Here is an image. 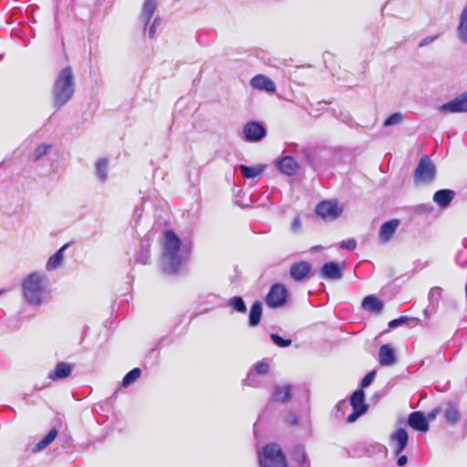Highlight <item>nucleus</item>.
Instances as JSON below:
<instances>
[{"label":"nucleus","mask_w":467,"mask_h":467,"mask_svg":"<svg viewBox=\"0 0 467 467\" xmlns=\"http://www.w3.org/2000/svg\"><path fill=\"white\" fill-rule=\"evenodd\" d=\"M391 440L396 443L395 453L399 455L403 451L408 443V433L405 429H398L392 435Z\"/></svg>","instance_id":"412c9836"},{"label":"nucleus","mask_w":467,"mask_h":467,"mask_svg":"<svg viewBox=\"0 0 467 467\" xmlns=\"http://www.w3.org/2000/svg\"><path fill=\"white\" fill-rule=\"evenodd\" d=\"M265 165L264 164H258L255 166H246V165H240L239 169L242 172V175L245 179H254L256 177H259L263 174V172L265 170Z\"/></svg>","instance_id":"a878e982"},{"label":"nucleus","mask_w":467,"mask_h":467,"mask_svg":"<svg viewBox=\"0 0 467 467\" xmlns=\"http://www.w3.org/2000/svg\"><path fill=\"white\" fill-rule=\"evenodd\" d=\"M287 296V291L284 285L275 284L271 286L266 297L265 302L269 307H280L285 301Z\"/></svg>","instance_id":"6e6552de"},{"label":"nucleus","mask_w":467,"mask_h":467,"mask_svg":"<svg viewBox=\"0 0 467 467\" xmlns=\"http://www.w3.org/2000/svg\"><path fill=\"white\" fill-rule=\"evenodd\" d=\"M228 306L239 313L246 312V305L241 296H234L228 301Z\"/></svg>","instance_id":"e433bc0d"},{"label":"nucleus","mask_w":467,"mask_h":467,"mask_svg":"<svg viewBox=\"0 0 467 467\" xmlns=\"http://www.w3.org/2000/svg\"><path fill=\"white\" fill-rule=\"evenodd\" d=\"M273 400L276 402H285L291 398V386L290 385H284L279 386L276 385L275 387L273 396Z\"/></svg>","instance_id":"bb28decb"},{"label":"nucleus","mask_w":467,"mask_h":467,"mask_svg":"<svg viewBox=\"0 0 467 467\" xmlns=\"http://www.w3.org/2000/svg\"><path fill=\"white\" fill-rule=\"evenodd\" d=\"M455 197L452 190L442 189L437 191L433 195V202L441 209L447 208Z\"/></svg>","instance_id":"6ab92c4d"},{"label":"nucleus","mask_w":467,"mask_h":467,"mask_svg":"<svg viewBox=\"0 0 467 467\" xmlns=\"http://www.w3.org/2000/svg\"><path fill=\"white\" fill-rule=\"evenodd\" d=\"M48 280L44 273L33 272L27 275L21 284L23 296L30 306H40L49 296Z\"/></svg>","instance_id":"f03ea898"},{"label":"nucleus","mask_w":467,"mask_h":467,"mask_svg":"<svg viewBox=\"0 0 467 467\" xmlns=\"http://www.w3.org/2000/svg\"><path fill=\"white\" fill-rule=\"evenodd\" d=\"M441 112H467V91L440 107Z\"/></svg>","instance_id":"9b49d317"},{"label":"nucleus","mask_w":467,"mask_h":467,"mask_svg":"<svg viewBox=\"0 0 467 467\" xmlns=\"http://www.w3.org/2000/svg\"><path fill=\"white\" fill-rule=\"evenodd\" d=\"M441 294V289L438 287L431 288L429 294V296L431 299H432L434 296H439Z\"/></svg>","instance_id":"3c124183"},{"label":"nucleus","mask_w":467,"mask_h":467,"mask_svg":"<svg viewBox=\"0 0 467 467\" xmlns=\"http://www.w3.org/2000/svg\"><path fill=\"white\" fill-rule=\"evenodd\" d=\"M141 371L139 368H135L128 372L122 379V387L127 388L134 383L140 377Z\"/></svg>","instance_id":"f704fd0d"},{"label":"nucleus","mask_w":467,"mask_h":467,"mask_svg":"<svg viewBox=\"0 0 467 467\" xmlns=\"http://www.w3.org/2000/svg\"><path fill=\"white\" fill-rule=\"evenodd\" d=\"M270 337L273 340V342L280 348H286L292 344V341L290 339H285L277 334H271Z\"/></svg>","instance_id":"58836bf2"},{"label":"nucleus","mask_w":467,"mask_h":467,"mask_svg":"<svg viewBox=\"0 0 467 467\" xmlns=\"http://www.w3.org/2000/svg\"><path fill=\"white\" fill-rule=\"evenodd\" d=\"M408 462V458L405 455H401L398 458L397 464L398 466H404Z\"/></svg>","instance_id":"864d4df0"},{"label":"nucleus","mask_w":467,"mask_h":467,"mask_svg":"<svg viewBox=\"0 0 467 467\" xmlns=\"http://www.w3.org/2000/svg\"><path fill=\"white\" fill-rule=\"evenodd\" d=\"M51 148L49 144H40L36 147V149L29 155V160L33 161H39L43 156H45L48 150Z\"/></svg>","instance_id":"c9c22d12"},{"label":"nucleus","mask_w":467,"mask_h":467,"mask_svg":"<svg viewBox=\"0 0 467 467\" xmlns=\"http://www.w3.org/2000/svg\"><path fill=\"white\" fill-rule=\"evenodd\" d=\"M408 424L421 432H426L429 430V422L421 411L411 412L408 418Z\"/></svg>","instance_id":"f3484780"},{"label":"nucleus","mask_w":467,"mask_h":467,"mask_svg":"<svg viewBox=\"0 0 467 467\" xmlns=\"http://www.w3.org/2000/svg\"><path fill=\"white\" fill-rule=\"evenodd\" d=\"M302 154L306 161L314 169H317L327 161V150L321 146H310L302 149Z\"/></svg>","instance_id":"423d86ee"},{"label":"nucleus","mask_w":467,"mask_h":467,"mask_svg":"<svg viewBox=\"0 0 467 467\" xmlns=\"http://www.w3.org/2000/svg\"><path fill=\"white\" fill-rule=\"evenodd\" d=\"M109 161L107 159H100L96 164V173L101 182H105L108 177Z\"/></svg>","instance_id":"72a5a7b5"},{"label":"nucleus","mask_w":467,"mask_h":467,"mask_svg":"<svg viewBox=\"0 0 467 467\" xmlns=\"http://www.w3.org/2000/svg\"><path fill=\"white\" fill-rule=\"evenodd\" d=\"M243 136L248 142H257L266 136V130L257 121H249L243 128Z\"/></svg>","instance_id":"1a4fd4ad"},{"label":"nucleus","mask_w":467,"mask_h":467,"mask_svg":"<svg viewBox=\"0 0 467 467\" xmlns=\"http://www.w3.org/2000/svg\"><path fill=\"white\" fill-rule=\"evenodd\" d=\"M68 244L63 245L59 248L53 255H51L46 265L47 271H53L59 268L64 261V252L67 248Z\"/></svg>","instance_id":"5701e85b"},{"label":"nucleus","mask_w":467,"mask_h":467,"mask_svg":"<svg viewBox=\"0 0 467 467\" xmlns=\"http://www.w3.org/2000/svg\"><path fill=\"white\" fill-rule=\"evenodd\" d=\"M311 271V265L306 261L292 264L289 274L292 279L300 282L306 279Z\"/></svg>","instance_id":"ddd939ff"},{"label":"nucleus","mask_w":467,"mask_h":467,"mask_svg":"<svg viewBox=\"0 0 467 467\" xmlns=\"http://www.w3.org/2000/svg\"><path fill=\"white\" fill-rule=\"evenodd\" d=\"M357 246V242L355 239L350 238L347 241H343L340 243V248L347 250H354Z\"/></svg>","instance_id":"37998d69"},{"label":"nucleus","mask_w":467,"mask_h":467,"mask_svg":"<svg viewBox=\"0 0 467 467\" xmlns=\"http://www.w3.org/2000/svg\"><path fill=\"white\" fill-rule=\"evenodd\" d=\"M278 170L288 176L295 175L298 170V163L291 156H285L276 163Z\"/></svg>","instance_id":"aec40b11"},{"label":"nucleus","mask_w":467,"mask_h":467,"mask_svg":"<svg viewBox=\"0 0 467 467\" xmlns=\"http://www.w3.org/2000/svg\"><path fill=\"white\" fill-rule=\"evenodd\" d=\"M150 261V244L148 243H141L140 250L136 254V262L141 265H147Z\"/></svg>","instance_id":"7c9ffc66"},{"label":"nucleus","mask_w":467,"mask_h":467,"mask_svg":"<svg viewBox=\"0 0 467 467\" xmlns=\"http://www.w3.org/2000/svg\"><path fill=\"white\" fill-rule=\"evenodd\" d=\"M268 370H269V365L267 363H265L264 361L257 363L255 366V373L250 372L247 375V378L244 380V384L249 385V386H254L255 375L256 374L265 375V374H267Z\"/></svg>","instance_id":"c85d7f7f"},{"label":"nucleus","mask_w":467,"mask_h":467,"mask_svg":"<svg viewBox=\"0 0 467 467\" xmlns=\"http://www.w3.org/2000/svg\"><path fill=\"white\" fill-rule=\"evenodd\" d=\"M190 256V246L182 244L174 232L166 231L163 234L162 254L160 264L164 274L170 275L180 274Z\"/></svg>","instance_id":"f257e3e1"},{"label":"nucleus","mask_w":467,"mask_h":467,"mask_svg":"<svg viewBox=\"0 0 467 467\" xmlns=\"http://www.w3.org/2000/svg\"><path fill=\"white\" fill-rule=\"evenodd\" d=\"M160 22V18L156 17L153 20V23L150 25V26L148 29V35L150 38H154L155 33H156V26Z\"/></svg>","instance_id":"a18cd8bd"},{"label":"nucleus","mask_w":467,"mask_h":467,"mask_svg":"<svg viewBox=\"0 0 467 467\" xmlns=\"http://www.w3.org/2000/svg\"><path fill=\"white\" fill-rule=\"evenodd\" d=\"M320 276L327 280H339L343 276V267L335 262H327L320 269Z\"/></svg>","instance_id":"f8f14e48"},{"label":"nucleus","mask_w":467,"mask_h":467,"mask_svg":"<svg viewBox=\"0 0 467 467\" xmlns=\"http://www.w3.org/2000/svg\"><path fill=\"white\" fill-rule=\"evenodd\" d=\"M363 414H364V409H361L359 410H353V412L348 416L347 421L349 423L354 422L358 420V417H360Z\"/></svg>","instance_id":"c03bdc74"},{"label":"nucleus","mask_w":467,"mask_h":467,"mask_svg":"<svg viewBox=\"0 0 467 467\" xmlns=\"http://www.w3.org/2000/svg\"><path fill=\"white\" fill-rule=\"evenodd\" d=\"M397 362V355L394 348L389 344H384L379 348V363L383 367H389Z\"/></svg>","instance_id":"4468645a"},{"label":"nucleus","mask_w":467,"mask_h":467,"mask_svg":"<svg viewBox=\"0 0 467 467\" xmlns=\"http://www.w3.org/2000/svg\"><path fill=\"white\" fill-rule=\"evenodd\" d=\"M57 436V429L53 428L34 447L33 451L37 452L47 447Z\"/></svg>","instance_id":"2f4dec72"},{"label":"nucleus","mask_w":467,"mask_h":467,"mask_svg":"<svg viewBox=\"0 0 467 467\" xmlns=\"http://www.w3.org/2000/svg\"><path fill=\"white\" fill-rule=\"evenodd\" d=\"M285 421L287 423H289L290 425H296L298 422V419H297V416L296 414L291 413V414H289L286 417Z\"/></svg>","instance_id":"09e8293b"},{"label":"nucleus","mask_w":467,"mask_h":467,"mask_svg":"<svg viewBox=\"0 0 467 467\" xmlns=\"http://www.w3.org/2000/svg\"><path fill=\"white\" fill-rule=\"evenodd\" d=\"M260 467H287L285 455L276 443H269L258 453Z\"/></svg>","instance_id":"20e7f679"},{"label":"nucleus","mask_w":467,"mask_h":467,"mask_svg":"<svg viewBox=\"0 0 467 467\" xmlns=\"http://www.w3.org/2000/svg\"><path fill=\"white\" fill-rule=\"evenodd\" d=\"M400 225V220L398 219H392L388 222H385L379 229V237L380 243H387L389 242L394 234L396 233L398 227Z\"/></svg>","instance_id":"dca6fc26"},{"label":"nucleus","mask_w":467,"mask_h":467,"mask_svg":"<svg viewBox=\"0 0 467 467\" xmlns=\"http://www.w3.org/2000/svg\"><path fill=\"white\" fill-rule=\"evenodd\" d=\"M142 211H143V208H142V205L140 206H137L135 209H134V217L136 219H139L140 218L141 214H142Z\"/></svg>","instance_id":"603ef678"},{"label":"nucleus","mask_w":467,"mask_h":467,"mask_svg":"<svg viewBox=\"0 0 467 467\" xmlns=\"http://www.w3.org/2000/svg\"><path fill=\"white\" fill-rule=\"evenodd\" d=\"M343 212L335 200L323 201L316 207V213L325 221H334L337 219Z\"/></svg>","instance_id":"0eeeda50"},{"label":"nucleus","mask_w":467,"mask_h":467,"mask_svg":"<svg viewBox=\"0 0 467 467\" xmlns=\"http://www.w3.org/2000/svg\"><path fill=\"white\" fill-rule=\"evenodd\" d=\"M456 31L458 39L462 43L467 44V4L460 15L459 24Z\"/></svg>","instance_id":"b1692460"},{"label":"nucleus","mask_w":467,"mask_h":467,"mask_svg":"<svg viewBox=\"0 0 467 467\" xmlns=\"http://www.w3.org/2000/svg\"><path fill=\"white\" fill-rule=\"evenodd\" d=\"M436 176V167L431 159L422 156L414 171V181L416 183H431Z\"/></svg>","instance_id":"39448f33"},{"label":"nucleus","mask_w":467,"mask_h":467,"mask_svg":"<svg viewBox=\"0 0 467 467\" xmlns=\"http://www.w3.org/2000/svg\"><path fill=\"white\" fill-rule=\"evenodd\" d=\"M287 467H311L306 450L302 445H296L290 453V462Z\"/></svg>","instance_id":"9d476101"},{"label":"nucleus","mask_w":467,"mask_h":467,"mask_svg":"<svg viewBox=\"0 0 467 467\" xmlns=\"http://www.w3.org/2000/svg\"><path fill=\"white\" fill-rule=\"evenodd\" d=\"M362 446L366 450L368 455L374 453L379 447V444H373V443L367 444L366 442L364 444H362Z\"/></svg>","instance_id":"de8ad7c7"},{"label":"nucleus","mask_w":467,"mask_h":467,"mask_svg":"<svg viewBox=\"0 0 467 467\" xmlns=\"http://www.w3.org/2000/svg\"><path fill=\"white\" fill-rule=\"evenodd\" d=\"M73 369V366L67 362H59L56 365L55 368L51 370L47 379L52 381H57L67 378Z\"/></svg>","instance_id":"a211bd4d"},{"label":"nucleus","mask_w":467,"mask_h":467,"mask_svg":"<svg viewBox=\"0 0 467 467\" xmlns=\"http://www.w3.org/2000/svg\"><path fill=\"white\" fill-rule=\"evenodd\" d=\"M444 418L448 423L455 424L460 420V411L452 403H449L444 410Z\"/></svg>","instance_id":"473e14b6"},{"label":"nucleus","mask_w":467,"mask_h":467,"mask_svg":"<svg viewBox=\"0 0 467 467\" xmlns=\"http://www.w3.org/2000/svg\"><path fill=\"white\" fill-rule=\"evenodd\" d=\"M75 93V78L71 67H64L55 79L52 88L53 105L57 109H61Z\"/></svg>","instance_id":"7ed1b4c3"},{"label":"nucleus","mask_w":467,"mask_h":467,"mask_svg":"<svg viewBox=\"0 0 467 467\" xmlns=\"http://www.w3.org/2000/svg\"><path fill=\"white\" fill-rule=\"evenodd\" d=\"M3 293H4V291H3V290H0V296H1Z\"/></svg>","instance_id":"5fc2aeb1"},{"label":"nucleus","mask_w":467,"mask_h":467,"mask_svg":"<svg viewBox=\"0 0 467 467\" xmlns=\"http://www.w3.org/2000/svg\"><path fill=\"white\" fill-rule=\"evenodd\" d=\"M403 118L404 117L401 113H393L384 121V126L389 127L392 125L400 124L403 120Z\"/></svg>","instance_id":"4c0bfd02"},{"label":"nucleus","mask_w":467,"mask_h":467,"mask_svg":"<svg viewBox=\"0 0 467 467\" xmlns=\"http://www.w3.org/2000/svg\"><path fill=\"white\" fill-rule=\"evenodd\" d=\"M262 317V303L260 301H255L251 307L250 315H249V325L251 327H255L260 323Z\"/></svg>","instance_id":"c756f323"},{"label":"nucleus","mask_w":467,"mask_h":467,"mask_svg":"<svg viewBox=\"0 0 467 467\" xmlns=\"http://www.w3.org/2000/svg\"><path fill=\"white\" fill-rule=\"evenodd\" d=\"M350 405L354 410L364 409V413H366L368 405L365 403V393L362 389L354 391L350 398Z\"/></svg>","instance_id":"cd10ccee"},{"label":"nucleus","mask_w":467,"mask_h":467,"mask_svg":"<svg viewBox=\"0 0 467 467\" xmlns=\"http://www.w3.org/2000/svg\"><path fill=\"white\" fill-rule=\"evenodd\" d=\"M466 425H467V420H466Z\"/></svg>","instance_id":"6e6d98bb"},{"label":"nucleus","mask_w":467,"mask_h":467,"mask_svg":"<svg viewBox=\"0 0 467 467\" xmlns=\"http://www.w3.org/2000/svg\"><path fill=\"white\" fill-rule=\"evenodd\" d=\"M410 318L406 316H401L396 319H393L389 321V328H396L403 324H407L409 322Z\"/></svg>","instance_id":"ea45409f"},{"label":"nucleus","mask_w":467,"mask_h":467,"mask_svg":"<svg viewBox=\"0 0 467 467\" xmlns=\"http://www.w3.org/2000/svg\"><path fill=\"white\" fill-rule=\"evenodd\" d=\"M439 36H440V34H436V35H433V36H428L422 38L420 41L418 47H424L426 46H429L431 43H433L434 41H436L439 38Z\"/></svg>","instance_id":"79ce46f5"},{"label":"nucleus","mask_w":467,"mask_h":467,"mask_svg":"<svg viewBox=\"0 0 467 467\" xmlns=\"http://www.w3.org/2000/svg\"><path fill=\"white\" fill-rule=\"evenodd\" d=\"M250 85L254 89L267 92H275L276 88L275 83L270 78L261 74L254 76Z\"/></svg>","instance_id":"2eb2a0df"},{"label":"nucleus","mask_w":467,"mask_h":467,"mask_svg":"<svg viewBox=\"0 0 467 467\" xmlns=\"http://www.w3.org/2000/svg\"><path fill=\"white\" fill-rule=\"evenodd\" d=\"M301 229V220L299 216H296L291 223V231L296 233Z\"/></svg>","instance_id":"49530a36"},{"label":"nucleus","mask_w":467,"mask_h":467,"mask_svg":"<svg viewBox=\"0 0 467 467\" xmlns=\"http://www.w3.org/2000/svg\"><path fill=\"white\" fill-rule=\"evenodd\" d=\"M440 412V409H434L433 410L430 411L426 417L427 420H433L437 417V415Z\"/></svg>","instance_id":"8fccbe9b"},{"label":"nucleus","mask_w":467,"mask_h":467,"mask_svg":"<svg viewBox=\"0 0 467 467\" xmlns=\"http://www.w3.org/2000/svg\"><path fill=\"white\" fill-rule=\"evenodd\" d=\"M157 8V3L155 0H145L142 5V10L140 14V20L144 24V30H146L147 25L151 20L152 16L154 15Z\"/></svg>","instance_id":"4be33fe9"},{"label":"nucleus","mask_w":467,"mask_h":467,"mask_svg":"<svg viewBox=\"0 0 467 467\" xmlns=\"http://www.w3.org/2000/svg\"><path fill=\"white\" fill-rule=\"evenodd\" d=\"M384 304L375 296H368L362 301V307L369 312L379 314L382 311Z\"/></svg>","instance_id":"393cba45"},{"label":"nucleus","mask_w":467,"mask_h":467,"mask_svg":"<svg viewBox=\"0 0 467 467\" xmlns=\"http://www.w3.org/2000/svg\"><path fill=\"white\" fill-rule=\"evenodd\" d=\"M375 376H376V370H372L370 372H368L361 380V383H360V387L363 389V388H367L368 387L372 381L374 380L375 379Z\"/></svg>","instance_id":"a19ab883"}]
</instances>
